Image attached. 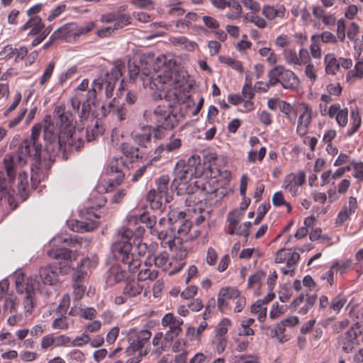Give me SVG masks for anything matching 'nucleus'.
Segmentation results:
<instances>
[{
  "label": "nucleus",
  "mask_w": 363,
  "mask_h": 363,
  "mask_svg": "<svg viewBox=\"0 0 363 363\" xmlns=\"http://www.w3.org/2000/svg\"><path fill=\"white\" fill-rule=\"evenodd\" d=\"M258 52L262 57H266L267 62L270 65L277 63L278 57L270 48H262L259 50Z\"/></svg>",
  "instance_id": "obj_54"
},
{
  "label": "nucleus",
  "mask_w": 363,
  "mask_h": 363,
  "mask_svg": "<svg viewBox=\"0 0 363 363\" xmlns=\"http://www.w3.org/2000/svg\"><path fill=\"white\" fill-rule=\"evenodd\" d=\"M283 57L285 62L290 65L301 66L306 64V60H308V51L303 48L300 49L298 54L293 49H285Z\"/></svg>",
  "instance_id": "obj_18"
},
{
  "label": "nucleus",
  "mask_w": 363,
  "mask_h": 363,
  "mask_svg": "<svg viewBox=\"0 0 363 363\" xmlns=\"http://www.w3.org/2000/svg\"><path fill=\"white\" fill-rule=\"evenodd\" d=\"M195 163L196 159L191 157L186 162L180 160L176 164L172 186L178 190V194L190 195L194 193L196 187L191 182L194 177H197Z\"/></svg>",
  "instance_id": "obj_6"
},
{
  "label": "nucleus",
  "mask_w": 363,
  "mask_h": 363,
  "mask_svg": "<svg viewBox=\"0 0 363 363\" xmlns=\"http://www.w3.org/2000/svg\"><path fill=\"white\" fill-rule=\"evenodd\" d=\"M306 182V174L299 172L296 174H287L283 182L282 188L288 191L292 196H297L300 187Z\"/></svg>",
  "instance_id": "obj_14"
},
{
  "label": "nucleus",
  "mask_w": 363,
  "mask_h": 363,
  "mask_svg": "<svg viewBox=\"0 0 363 363\" xmlns=\"http://www.w3.org/2000/svg\"><path fill=\"white\" fill-rule=\"evenodd\" d=\"M43 27L41 18L34 16L22 26L21 29L23 30L30 29L28 35H37L42 31Z\"/></svg>",
  "instance_id": "obj_31"
},
{
  "label": "nucleus",
  "mask_w": 363,
  "mask_h": 363,
  "mask_svg": "<svg viewBox=\"0 0 363 363\" xmlns=\"http://www.w3.org/2000/svg\"><path fill=\"white\" fill-rule=\"evenodd\" d=\"M76 242H77V240L72 238L68 235L62 234L53 237L49 242V246L51 247V249H57L60 248L62 244L72 246Z\"/></svg>",
  "instance_id": "obj_37"
},
{
  "label": "nucleus",
  "mask_w": 363,
  "mask_h": 363,
  "mask_svg": "<svg viewBox=\"0 0 363 363\" xmlns=\"http://www.w3.org/2000/svg\"><path fill=\"white\" fill-rule=\"evenodd\" d=\"M231 326V321L227 318H223L217 325L215 329V336L225 337L229 328Z\"/></svg>",
  "instance_id": "obj_52"
},
{
  "label": "nucleus",
  "mask_w": 363,
  "mask_h": 363,
  "mask_svg": "<svg viewBox=\"0 0 363 363\" xmlns=\"http://www.w3.org/2000/svg\"><path fill=\"white\" fill-rule=\"evenodd\" d=\"M133 272L125 269L119 264H113L108 271L106 281L110 284L124 281L128 277V273Z\"/></svg>",
  "instance_id": "obj_25"
},
{
  "label": "nucleus",
  "mask_w": 363,
  "mask_h": 363,
  "mask_svg": "<svg viewBox=\"0 0 363 363\" xmlns=\"http://www.w3.org/2000/svg\"><path fill=\"white\" fill-rule=\"evenodd\" d=\"M28 53V49L24 47H20L18 49L13 48L11 45H6L2 48L0 51V56L4 60H9L14 58L16 62L23 60Z\"/></svg>",
  "instance_id": "obj_20"
},
{
  "label": "nucleus",
  "mask_w": 363,
  "mask_h": 363,
  "mask_svg": "<svg viewBox=\"0 0 363 363\" xmlns=\"http://www.w3.org/2000/svg\"><path fill=\"white\" fill-rule=\"evenodd\" d=\"M169 176L162 175L156 181L157 188L148 192L147 200L152 209H160L163 201L169 203L172 200V196L169 195Z\"/></svg>",
  "instance_id": "obj_9"
},
{
  "label": "nucleus",
  "mask_w": 363,
  "mask_h": 363,
  "mask_svg": "<svg viewBox=\"0 0 363 363\" xmlns=\"http://www.w3.org/2000/svg\"><path fill=\"white\" fill-rule=\"evenodd\" d=\"M89 83V82L87 79H83L75 89L74 96L70 99L71 106L74 113L79 111L81 105V95L79 91H86L88 89Z\"/></svg>",
  "instance_id": "obj_34"
},
{
  "label": "nucleus",
  "mask_w": 363,
  "mask_h": 363,
  "mask_svg": "<svg viewBox=\"0 0 363 363\" xmlns=\"http://www.w3.org/2000/svg\"><path fill=\"white\" fill-rule=\"evenodd\" d=\"M143 290V286L135 280L126 283L123 289V294L128 298H133L139 296Z\"/></svg>",
  "instance_id": "obj_33"
},
{
  "label": "nucleus",
  "mask_w": 363,
  "mask_h": 363,
  "mask_svg": "<svg viewBox=\"0 0 363 363\" xmlns=\"http://www.w3.org/2000/svg\"><path fill=\"white\" fill-rule=\"evenodd\" d=\"M16 286L18 293H25L23 298V306L26 316L33 313L35 306L36 291L47 297L50 296L52 293L49 290L39 287V284H36V279L34 277L28 278L26 282H25L23 274L21 272L16 274Z\"/></svg>",
  "instance_id": "obj_7"
},
{
  "label": "nucleus",
  "mask_w": 363,
  "mask_h": 363,
  "mask_svg": "<svg viewBox=\"0 0 363 363\" xmlns=\"http://www.w3.org/2000/svg\"><path fill=\"white\" fill-rule=\"evenodd\" d=\"M350 128L347 130V135L350 137L357 131L362 124V119L359 111L354 108L350 112Z\"/></svg>",
  "instance_id": "obj_40"
},
{
  "label": "nucleus",
  "mask_w": 363,
  "mask_h": 363,
  "mask_svg": "<svg viewBox=\"0 0 363 363\" xmlns=\"http://www.w3.org/2000/svg\"><path fill=\"white\" fill-rule=\"evenodd\" d=\"M122 76V67L116 65L104 76H100L92 82V87L87 92L86 101L83 102L79 113V123L77 125L73 124V113L70 110H66L65 106H57L55 108L53 115L56 123L59 126L58 134L54 125L51 123V117L48 116L44 120V139L50 145L56 144L60 150L67 148L79 150L84 145V128L89 118L90 104H94L96 95L104 89L106 98H111L115 89L116 82Z\"/></svg>",
  "instance_id": "obj_2"
},
{
  "label": "nucleus",
  "mask_w": 363,
  "mask_h": 363,
  "mask_svg": "<svg viewBox=\"0 0 363 363\" xmlns=\"http://www.w3.org/2000/svg\"><path fill=\"white\" fill-rule=\"evenodd\" d=\"M212 345L216 352L220 354L225 350L226 347L227 338L226 337H218L214 335V337L212 340Z\"/></svg>",
  "instance_id": "obj_59"
},
{
  "label": "nucleus",
  "mask_w": 363,
  "mask_h": 363,
  "mask_svg": "<svg viewBox=\"0 0 363 363\" xmlns=\"http://www.w3.org/2000/svg\"><path fill=\"white\" fill-rule=\"evenodd\" d=\"M305 75L313 84L317 79V71L315 66L309 62L307 63L304 70Z\"/></svg>",
  "instance_id": "obj_62"
},
{
  "label": "nucleus",
  "mask_w": 363,
  "mask_h": 363,
  "mask_svg": "<svg viewBox=\"0 0 363 363\" xmlns=\"http://www.w3.org/2000/svg\"><path fill=\"white\" fill-rule=\"evenodd\" d=\"M120 150L125 157H126L130 162H134L138 157V149L133 147L128 143H123L120 145Z\"/></svg>",
  "instance_id": "obj_48"
},
{
  "label": "nucleus",
  "mask_w": 363,
  "mask_h": 363,
  "mask_svg": "<svg viewBox=\"0 0 363 363\" xmlns=\"http://www.w3.org/2000/svg\"><path fill=\"white\" fill-rule=\"evenodd\" d=\"M227 7L231 9L230 12L225 14V16L230 20H238L242 13V7L240 3L236 0H229Z\"/></svg>",
  "instance_id": "obj_45"
},
{
  "label": "nucleus",
  "mask_w": 363,
  "mask_h": 363,
  "mask_svg": "<svg viewBox=\"0 0 363 363\" xmlns=\"http://www.w3.org/2000/svg\"><path fill=\"white\" fill-rule=\"evenodd\" d=\"M357 206V199L354 196H350L348 199V204L345 206L337 216L336 224L337 225H343L350 219V216L355 213Z\"/></svg>",
  "instance_id": "obj_22"
},
{
  "label": "nucleus",
  "mask_w": 363,
  "mask_h": 363,
  "mask_svg": "<svg viewBox=\"0 0 363 363\" xmlns=\"http://www.w3.org/2000/svg\"><path fill=\"white\" fill-rule=\"evenodd\" d=\"M338 267H340V264L337 262L334 263L328 272L321 275V279L326 280L329 285L331 286L334 282V273L337 272Z\"/></svg>",
  "instance_id": "obj_61"
},
{
  "label": "nucleus",
  "mask_w": 363,
  "mask_h": 363,
  "mask_svg": "<svg viewBox=\"0 0 363 363\" xmlns=\"http://www.w3.org/2000/svg\"><path fill=\"white\" fill-rule=\"evenodd\" d=\"M82 275H72L73 284V296L74 300L79 301L84 295L86 286L84 285V282L86 280L82 279Z\"/></svg>",
  "instance_id": "obj_30"
},
{
  "label": "nucleus",
  "mask_w": 363,
  "mask_h": 363,
  "mask_svg": "<svg viewBox=\"0 0 363 363\" xmlns=\"http://www.w3.org/2000/svg\"><path fill=\"white\" fill-rule=\"evenodd\" d=\"M266 152L267 150L264 147H262L258 152L252 149L247 153V160L251 163L255 162L256 160L262 161L265 157Z\"/></svg>",
  "instance_id": "obj_58"
},
{
  "label": "nucleus",
  "mask_w": 363,
  "mask_h": 363,
  "mask_svg": "<svg viewBox=\"0 0 363 363\" xmlns=\"http://www.w3.org/2000/svg\"><path fill=\"white\" fill-rule=\"evenodd\" d=\"M71 315H79L80 317L86 319L91 320L96 315V310L94 308L86 307L84 308L74 306L71 308L69 311Z\"/></svg>",
  "instance_id": "obj_42"
},
{
  "label": "nucleus",
  "mask_w": 363,
  "mask_h": 363,
  "mask_svg": "<svg viewBox=\"0 0 363 363\" xmlns=\"http://www.w3.org/2000/svg\"><path fill=\"white\" fill-rule=\"evenodd\" d=\"M181 145L182 140L180 138H175L174 136L171 137L165 145H161L155 149V154L156 155L152 158V161H157L160 157H164L166 152L177 151L180 148Z\"/></svg>",
  "instance_id": "obj_23"
},
{
  "label": "nucleus",
  "mask_w": 363,
  "mask_h": 363,
  "mask_svg": "<svg viewBox=\"0 0 363 363\" xmlns=\"http://www.w3.org/2000/svg\"><path fill=\"white\" fill-rule=\"evenodd\" d=\"M78 72V67L73 65L69 67L67 70L62 72L59 77L58 80L60 84H63L67 80L73 78Z\"/></svg>",
  "instance_id": "obj_56"
},
{
  "label": "nucleus",
  "mask_w": 363,
  "mask_h": 363,
  "mask_svg": "<svg viewBox=\"0 0 363 363\" xmlns=\"http://www.w3.org/2000/svg\"><path fill=\"white\" fill-rule=\"evenodd\" d=\"M151 333L148 330H142L139 332L135 328H130L128 333L130 346L127 349L128 353L138 352L139 354H146V350H143L145 345L151 337Z\"/></svg>",
  "instance_id": "obj_10"
},
{
  "label": "nucleus",
  "mask_w": 363,
  "mask_h": 363,
  "mask_svg": "<svg viewBox=\"0 0 363 363\" xmlns=\"http://www.w3.org/2000/svg\"><path fill=\"white\" fill-rule=\"evenodd\" d=\"M130 23V18L126 14L117 13L113 26L114 30L121 29Z\"/></svg>",
  "instance_id": "obj_57"
},
{
  "label": "nucleus",
  "mask_w": 363,
  "mask_h": 363,
  "mask_svg": "<svg viewBox=\"0 0 363 363\" xmlns=\"http://www.w3.org/2000/svg\"><path fill=\"white\" fill-rule=\"evenodd\" d=\"M218 60L221 63L232 67L238 72H241L243 69L242 65L240 61L234 60L229 56L220 55L218 57Z\"/></svg>",
  "instance_id": "obj_53"
},
{
  "label": "nucleus",
  "mask_w": 363,
  "mask_h": 363,
  "mask_svg": "<svg viewBox=\"0 0 363 363\" xmlns=\"http://www.w3.org/2000/svg\"><path fill=\"white\" fill-rule=\"evenodd\" d=\"M318 37H319V40L322 41L324 43H332L335 44L337 42L338 39L330 31H324L320 35H316Z\"/></svg>",
  "instance_id": "obj_63"
},
{
  "label": "nucleus",
  "mask_w": 363,
  "mask_h": 363,
  "mask_svg": "<svg viewBox=\"0 0 363 363\" xmlns=\"http://www.w3.org/2000/svg\"><path fill=\"white\" fill-rule=\"evenodd\" d=\"M269 80L264 87L259 89L267 91L269 86H274L280 83L283 88L288 89H296L299 85V79L295 73L286 69L283 65H278L272 69L268 73Z\"/></svg>",
  "instance_id": "obj_8"
},
{
  "label": "nucleus",
  "mask_w": 363,
  "mask_h": 363,
  "mask_svg": "<svg viewBox=\"0 0 363 363\" xmlns=\"http://www.w3.org/2000/svg\"><path fill=\"white\" fill-rule=\"evenodd\" d=\"M76 28V23H67L55 30L50 36V39H62L69 43L74 42L77 39Z\"/></svg>",
  "instance_id": "obj_17"
},
{
  "label": "nucleus",
  "mask_w": 363,
  "mask_h": 363,
  "mask_svg": "<svg viewBox=\"0 0 363 363\" xmlns=\"http://www.w3.org/2000/svg\"><path fill=\"white\" fill-rule=\"evenodd\" d=\"M285 11V7L283 5H279L276 8L271 6H264L262 9V14L269 21L276 18H284Z\"/></svg>",
  "instance_id": "obj_36"
},
{
  "label": "nucleus",
  "mask_w": 363,
  "mask_h": 363,
  "mask_svg": "<svg viewBox=\"0 0 363 363\" xmlns=\"http://www.w3.org/2000/svg\"><path fill=\"white\" fill-rule=\"evenodd\" d=\"M338 343L346 353L352 352L353 349L359 345V338L356 333L354 325L347 332L340 336Z\"/></svg>",
  "instance_id": "obj_15"
},
{
  "label": "nucleus",
  "mask_w": 363,
  "mask_h": 363,
  "mask_svg": "<svg viewBox=\"0 0 363 363\" xmlns=\"http://www.w3.org/2000/svg\"><path fill=\"white\" fill-rule=\"evenodd\" d=\"M183 320L181 318H176L169 325V330L166 333V339L173 340L178 336L182 332V325Z\"/></svg>",
  "instance_id": "obj_46"
},
{
  "label": "nucleus",
  "mask_w": 363,
  "mask_h": 363,
  "mask_svg": "<svg viewBox=\"0 0 363 363\" xmlns=\"http://www.w3.org/2000/svg\"><path fill=\"white\" fill-rule=\"evenodd\" d=\"M292 43L291 37L286 34L279 35L274 40V45L279 48L289 46Z\"/></svg>",
  "instance_id": "obj_60"
},
{
  "label": "nucleus",
  "mask_w": 363,
  "mask_h": 363,
  "mask_svg": "<svg viewBox=\"0 0 363 363\" xmlns=\"http://www.w3.org/2000/svg\"><path fill=\"white\" fill-rule=\"evenodd\" d=\"M67 225L69 228L73 231L84 233L91 231L96 229L99 225V222L89 219L85 221L71 220L68 221Z\"/></svg>",
  "instance_id": "obj_28"
},
{
  "label": "nucleus",
  "mask_w": 363,
  "mask_h": 363,
  "mask_svg": "<svg viewBox=\"0 0 363 363\" xmlns=\"http://www.w3.org/2000/svg\"><path fill=\"white\" fill-rule=\"evenodd\" d=\"M325 72L330 74H335L340 69L339 62L333 54L328 53L325 56Z\"/></svg>",
  "instance_id": "obj_43"
},
{
  "label": "nucleus",
  "mask_w": 363,
  "mask_h": 363,
  "mask_svg": "<svg viewBox=\"0 0 363 363\" xmlns=\"http://www.w3.org/2000/svg\"><path fill=\"white\" fill-rule=\"evenodd\" d=\"M299 254L291 250H279L274 258L276 263L286 262L287 266H294L299 259Z\"/></svg>",
  "instance_id": "obj_26"
},
{
  "label": "nucleus",
  "mask_w": 363,
  "mask_h": 363,
  "mask_svg": "<svg viewBox=\"0 0 363 363\" xmlns=\"http://www.w3.org/2000/svg\"><path fill=\"white\" fill-rule=\"evenodd\" d=\"M313 16L328 27L335 25L336 18L333 14L327 13L324 9L320 6H315L313 9Z\"/></svg>",
  "instance_id": "obj_32"
},
{
  "label": "nucleus",
  "mask_w": 363,
  "mask_h": 363,
  "mask_svg": "<svg viewBox=\"0 0 363 363\" xmlns=\"http://www.w3.org/2000/svg\"><path fill=\"white\" fill-rule=\"evenodd\" d=\"M40 125H35L32 128V134L30 139L23 140L20 145L18 152L14 156L6 155L4 160V167L7 175L11 182L15 178V166L22 167L31 157L33 152V156L35 159L40 157L41 145H37L38 138L41 132Z\"/></svg>",
  "instance_id": "obj_5"
},
{
  "label": "nucleus",
  "mask_w": 363,
  "mask_h": 363,
  "mask_svg": "<svg viewBox=\"0 0 363 363\" xmlns=\"http://www.w3.org/2000/svg\"><path fill=\"white\" fill-rule=\"evenodd\" d=\"M311 55L314 59H320L321 57V49L320 47L319 37L317 35H312L311 44L310 45Z\"/></svg>",
  "instance_id": "obj_55"
},
{
  "label": "nucleus",
  "mask_w": 363,
  "mask_h": 363,
  "mask_svg": "<svg viewBox=\"0 0 363 363\" xmlns=\"http://www.w3.org/2000/svg\"><path fill=\"white\" fill-rule=\"evenodd\" d=\"M161 55L154 62L150 59H141L128 64L130 79L133 82L139 78L144 88L150 90H166L165 99L170 103L158 105L153 111H145L144 118L157 129L172 130L179 121L177 104L184 102L188 97L190 84L189 74L184 70L172 69L171 63Z\"/></svg>",
  "instance_id": "obj_1"
},
{
  "label": "nucleus",
  "mask_w": 363,
  "mask_h": 363,
  "mask_svg": "<svg viewBox=\"0 0 363 363\" xmlns=\"http://www.w3.org/2000/svg\"><path fill=\"white\" fill-rule=\"evenodd\" d=\"M30 277L36 279V284H39V287H42L50 291H51L48 289V286H54L59 281L57 268L51 264L40 268L39 278L41 281L40 282L38 279L37 276H31Z\"/></svg>",
  "instance_id": "obj_12"
},
{
  "label": "nucleus",
  "mask_w": 363,
  "mask_h": 363,
  "mask_svg": "<svg viewBox=\"0 0 363 363\" xmlns=\"http://www.w3.org/2000/svg\"><path fill=\"white\" fill-rule=\"evenodd\" d=\"M346 298L343 295L340 294L335 296L330 302L328 310L338 313L346 303Z\"/></svg>",
  "instance_id": "obj_49"
},
{
  "label": "nucleus",
  "mask_w": 363,
  "mask_h": 363,
  "mask_svg": "<svg viewBox=\"0 0 363 363\" xmlns=\"http://www.w3.org/2000/svg\"><path fill=\"white\" fill-rule=\"evenodd\" d=\"M148 262H155V264L158 267H162L166 269L169 265V259L167 253L162 252L159 255L155 257L153 259L150 257H147Z\"/></svg>",
  "instance_id": "obj_51"
},
{
  "label": "nucleus",
  "mask_w": 363,
  "mask_h": 363,
  "mask_svg": "<svg viewBox=\"0 0 363 363\" xmlns=\"http://www.w3.org/2000/svg\"><path fill=\"white\" fill-rule=\"evenodd\" d=\"M91 122L92 125H86V138L87 141H91L103 132V128L99 126L97 120L92 118Z\"/></svg>",
  "instance_id": "obj_44"
},
{
  "label": "nucleus",
  "mask_w": 363,
  "mask_h": 363,
  "mask_svg": "<svg viewBox=\"0 0 363 363\" xmlns=\"http://www.w3.org/2000/svg\"><path fill=\"white\" fill-rule=\"evenodd\" d=\"M363 77V60L356 62L354 67L348 71L346 75V80L349 82H353Z\"/></svg>",
  "instance_id": "obj_41"
},
{
  "label": "nucleus",
  "mask_w": 363,
  "mask_h": 363,
  "mask_svg": "<svg viewBox=\"0 0 363 363\" xmlns=\"http://www.w3.org/2000/svg\"><path fill=\"white\" fill-rule=\"evenodd\" d=\"M166 7L169 9L168 13L173 16H181L184 13L182 7V2L179 0H168L166 2Z\"/></svg>",
  "instance_id": "obj_47"
},
{
  "label": "nucleus",
  "mask_w": 363,
  "mask_h": 363,
  "mask_svg": "<svg viewBox=\"0 0 363 363\" xmlns=\"http://www.w3.org/2000/svg\"><path fill=\"white\" fill-rule=\"evenodd\" d=\"M18 299L13 294H8L4 298L3 308L5 313H14L17 312Z\"/></svg>",
  "instance_id": "obj_38"
},
{
  "label": "nucleus",
  "mask_w": 363,
  "mask_h": 363,
  "mask_svg": "<svg viewBox=\"0 0 363 363\" xmlns=\"http://www.w3.org/2000/svg\"><path fill=\"white\" fill-rule=\"evenodd\" d=\"M47 255L52 259H65L70 262L76 260L79 255L77 250L73 251L63 247L48 250Z\"/></svg>",
  "instance_id": "obj_27"
},
{
  "label": "nucleus",
  "mask_w": 363,
  "mask_h": 363,
  "mask_svg": "<svg viewBox=\"0 0 363 363\" xmlns=\"http://www.w3.org/2000/svg\"><path fill=\"white\" fill-rule=\"evenodd\" d=\"M98 258L96 256L85 257L77 265L72 275H82V279L87 280L91 271L97 266Z\"/></svg>",
  "instance_id": "obj_19"
},
{
  "label": "nucleus",
  "mask_w": 363,
  "mask_h": 363,
  "mask_svg": "<svg viewBox=\"0 0 363 363\" xmlns=\"http://www.w3.org/2000/svg\"><path fill=\"white\" fill-rule=\"evenodd\" d=\"M239 294V290L235 287H222L218 294L217 304L218 309L221 312H225L229 307L230 301L238 297Z\"/></svg>",
  "instance_id": "obj_16"
},
{
  "label": "nucleus",
  "mask_w": 363,
  "mask_h": 363,
  "mask_svg": "<svg viewBox=\"0 0 363 363\" xmlns=\"http://www.w3.org/2000/svg\"><path fill=\"white\" fill-rule=\"evenodd\" d=\"M123 167V161L122 158H113L108 163L107 167V172L109 174H116L115 177L111 175V177L106 181L104 180L103 182L108 184L109 186L105 190L106 191H111L115 185H119L123 180L124 174L122 172Z\"/></svg>",
  "instance_id": "obj_13"
},
{
  "label": "nucleus",
  "mask_w": 363,
  "mask_h": 363,
  "mask_svg": "<svg viewBox=\"0 0 363 363\" xmlns=\"http://www.w3.org/2000/svg\"><path fill=\"white\" fill-rule=\"evenodd\" d=\"M184 218V213L183 211L173 209L169 215L168 218H161L155 227L152 230L151 233L156 235L157 238L160 240L162 247L172 248L174 245V232L180 235H186L190 230V225L189 223H183L182 219Z\"/></svg>",
  "instance_id": "obj_4"
},
{
  "label": "nucleus",
  "mask_w": 363,
  "mask_h": 363,
  "mask_svg": "<svg viewBox=\"0 0 363 363\" xmlns=\"http://www.w3.org/2000/svg\"><path fill=\"white\" fill-rule=\"evenodd\" d=\"M70 338L65 335L55 336L52 334L45 335L42 338L40 346L42 349L48 350L52 347H61L69 344Z\"/></svg>",
  "instance_id": "obj_21"
},
{
  "label": "nucleus",
  "mask_w": 363,
  "mask_h": 363,
  "mask_svg": "<svg viewBox=\"0 0 363 363\" xmlns=\"http://www.w3.org/2000/svg\"><path fill=\"white\" fill-rule=\"evenodd\" d=\"M170 43L175 47L186 51L192 52L198 48V44L189 40L184 36L172 37L169 38Z\"/></svg>",
  "instance_id": "obj_29"
},
{
  "label": "nucleus",
  "mask_w": 363,
  "mask_h": 363,
  "mask_svg": "<svg viewBox=\"0 0 363 363\" xmlns=\"http://www.w3.org/2000/svg\"><path fill=\"white\" fill-rule=\"evenodd\" d=\"M335 120L339 126H346L348 123V109L347 108L341 109L335 117Z\"/></svg>",
  "instance_id": "obj_64"
},
{
  "label": "nucleus",
  "mask_w": 363,
  "mask_h": 363,
  "mask_svg": "<svg viewBox=\"0 0 363 363\" xmlns=\"http://www.w3.org/2000/svg\"><path fill=\"white\" fill-rule=\"evenodd\" d=\"M303 108L298 120L296 132L300 136H304L308 130V126L311 122V108L308 104L303 105Z\"/></svg>",
  "instance_id": "obj_24"
},
{
  "label": "nucleus",
  "mask_w": 363,
  "mask_h": 363,
  "mask_svg": "<svg viewBox=\"0 0 363 363\" xmlns=\"http://www.w3.org/2000/svg\"><path fill=\"white\" fill-rule=\"evenodd\" d=\"M157 277V272L152 267V265H147L145 262V265L140 269L138 274V281H153Z\"/></svg>",
  "instance_id": "obj_39"
},
{
  "label": "nucleus",
  "mask_w": 363,
  "mask_h": 363,
  "mask_svg": "<svg viewBox=\"0 0 363 363\" xmlns=\"http://www.w3.org/2000/svg\"><path fill=\"white\" fill-rule=\"evenodd\" d=\"M55 67V63L53 61L50 62L45 67L42 76L39 80V85L45 86L50 79Z\"/></svg>",
  "instance_id": "obj_50"
},
{
  "label": "nucleus",
  "mask_w": 363,
  "mask_h": 363,
  "mask_svg": "<svg viewBox=\"0 0 363 363\" xmlns=\"http://www.w3.org/2000/svg\"><path fill=\"white\" fill-rule=\"evenodd\" d=\"M243 217L242 210L235 209L230 212L228 216L229 223L228 232L230 235H237L238 236H244L246 239L249 236V229L252 225L251 222L247 221L240 223Z\"/></svg>",
  "instance_id": "obj_11"
},
{
  "label": "nucleus",
  "mask_w": 363,
  "mask_h": 363,
  "mask_svg": "<svg viewBox=\"0 0 363 363\" xmlns=\"http://www.w3.org/2000/svg\"><path fill=\"white\" fill-rule=\"evenodd\" d=\"M148 220L147 226L154 229L152 223L156 224L155 220H152L148 214L145 213L138 214L135 212H130L125 218V225L121 227L117 233V240L112 245V250L118 259H121L123 264L128 267V270L135 272L140 266L141 261L139 257L144 256L147 251L146 243L139 240L135 241V246H133L130 242L133 236V232H140V223Z\"/></svg>",
  "instance_id": "obj_3"
},
{
  "label": "nucleus",
  "mask_w": 363,
  "mask_h": 363,
  "mask_svg": "<svg viewBox=\"0 0 363 363\" xmlns=\"http://www.w3.org/2000/svg\"><path fill=\"white\" fill-rule=\"evenodd\" d=\"M151 138L152 130L149 125L143 127L140 132L133 135L134 141L141 147H147L150 143Z\"/></svg>",
  "instance_id": "obj_35"
}]
</instances>
